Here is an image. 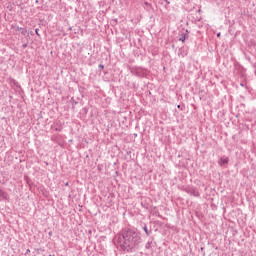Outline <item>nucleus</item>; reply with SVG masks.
I'll use <instances>...</instances> for the list:
<instances>
[{
    "mask_svg": "<svg viewBox=\"0 0 256 256\" xmlns=\"http://www.w3.org/2000/svg\"><path fill=\"white\" fill-rule=\"evenodd\" d=\"M143 231L145 232L146 236L149 237L151 235L152 231L147 228V224L143 226Z\"/></svg>",
    "mask_w": 256,
    "mask_h": 256,
    "instance_id": "7",
    "label": "nucleus"
},
{
    "mask_svg": "<svg viewBox=\"0 0 256 256\" xmlns=\"http://www.w3.org/2000/svg\"><path fill=\"white\" fill-rule=\"evenodd\" d=\"M158 217H160V219H162V218H163V216H161V214H158Z\"/></svg>",
    "mask_w": 256,
    "mask_h": 256,
    "instance_id": "17",
    "label": "nucleus"
},
{
    "mask_svg": "<svg viewBox=\"0 0 256 256\" xmlns=\"http://www.w3.org/2000/svg\"><path fill=\"white\" fill-rule=\"evenodd\" d=\"M187 39H189V30H186V33H182L180 35L179 41H181L182 43H185Z\"/></svg>",
    "mask_w": 256,
    "mask_h": 256,
    "instance_id": "5",
    "label": "nucleus"
},
{
    "mask_svg": "<svg viewBox=\"0 0 256 256\" xmlns=\"http://www.w3.org/2000/svg\"><path fill=\"white\" fill-rule=\"evenodd\" d=\"M114 22L117 23V19H114Z\"/></svg>",
    "mask_w": 256,
    "mask_h": 256,
    "instance_id": "23",
    "label": "nucleus"
},
{
    "mask_svg": "<svg viewBox=\"0 0 256 256\" xmlns=\"http://www.w3.org/2000/svg\"><path fill=\"white\" fill-rule=\"evenodd\" d=\"M21 33H22V35H25L27 33V31L23 30Z\"/></svg>",
    "mask_w": 256,
    "mask_h": 256,
    "instance_id": "13",
    "label": "nucleus"
},
{
    "mask_svg": "<svg viewBox=\"0 0 256 256\" xmlns=\"http://www.w3.org/2000/svg\"><path fill=\"white\" fill-rule=\"evenodd\" d=\"M229 163V157L227 156H223L218 160V165H220V167H223V165H227Z\"/></svg>",
    "mask_w": 256,
    "mask_h": 256,
    "instance_id": "4",
    "label": "nucleus"
},
{
    "mask_svg": "<svg viewBox=\"0 0 256 256\" xmlns=\"http://www.w3.org/2000/svg\"><path fill=\"white\" fill-rule=\"evenodd\" d=\"M65 185H66V187H67V186L69 185V182H67Z\"/></svg>",
    "mask_w": 256,
    "mask_h": 256,
    "instance_id": "22",
    "label": "nucleus"
},
{
    "mask_svg": "<svg viewBox=\"0 0 256 256\" xmlns=\"http://www.w3.org/2000/svg\"><path fill=\"white\" fill-rule=\"evenodd\" d=\"M255 73H256V71H255Z\"/></svg>",
    "mask_w": 256,
    "mask_h": 256,
    "instance_id": "27",
    "label": "nucleus"
},
{
    "mask_svg": "<svg viewBox=\"0 0 256 256\" xmlns=\"http://www.w3.org/2000/svg\"><path fill=\"white\" fill-rule=\"evenodd\" d=\"M217 37H221V32L217 33Z\"/></svg>",
    "mask_w": 256,
    "mask_h": 256,
    "instance_id": "15",
    "label": "nucleus"
},
{
    "mask_svg": "<svg viewBox=\"0 0 256 256\" xmlns=\"http://www.w3.org/2000/svg\"><path fill=\"white\" fill-rule=\"evenodd\" d=\"M49 256H53V255L50 254Z\"/></svg>",
    "mask_w": 256,
    "mask_h": 256,
    "instance_id": "26",
    "label": "nucleus"
},
{
    "mask_svg": "<svg viewBox=\"0 0 256 256\" xmlns=\"http://www.w3.org/2000/svg\"><path fill=\"white\" fill-rule=\"evenodd\" d=\"M153 245V240H148L145 244V249H151V246Z\"/></svg>",
    "mask_w": 256,
    "mask_h": 256,
    "instance_id": "9",
    "label": "nucleus"
},
{
    "mask_svg": "<svg viewBox=\"0 0 256 256\" xmlns=\"http://www.w3.org/2000/svg\"><path fill=\"white\" fill-rule=\"evenodd\" d=\"M35 33H36V35L39 37L40 36V34H39V28H36L35 29Z\"/></svg>",
    "mask_w": 256,
    "mask_h": 256,
    "instance_id": "11",
    "label": "nucleus"
},
{
    "mask_svg": "<svg viewBox=\"0 0 256 256\" xmlns=\"http://www.w3.org/2000/svg\"><path fill=\"white\" fill-rule=\"evenodd\" d=\"M178 109H181V105H178Z\"/></svg>",
    "mask_w": 256,
    "mask_h": 256,
    "instance_id": "21",
    "label": "nucleus"
},
{
    "mask_svg": "<svg viewBox=\"0 0 256 256\" xmlns=\"http://www.w3.org/2000/svg\"><path fill=\"white\" fill-rule=\"evenodd\" d=\"M54 130L55 131H58V132H61L63 131V126L59 125V124H55L54 125Z\"/></svg>",
    "mask_w": 256,
    "mask_h": 256,
    "instance_id": "8",
    "label": "nucleus"
},
{
    "mask_svg": "<svg viewBox=\"0 0 256 256\" xmlns=\"http://www.w3.org/2000/svg\"><path fill=\"white\" fill-rule=\"evenodd\" d=\"M145 207V209H148V207L147 206H144Z\"/></svg>",
    "mask_w": 256,
    "mask_h": 256,
    "instance_id": "25",
    "label": "nucleus"
},
{
    "mask_svg": "<svg viewBox=\"0 0 256 256\" xmlns=\"http://www.w3.org/2000/svg\"><path fill=\"white\" fill-rule=\"evenodd\" d=\"M17 31H25V29L24 28H22V27H17V29H16Z\"/></svg>",
    "mask_w": 256,
    "mask_h": 256,
    "instance_id": "12",
    "label": "nucleus"
},
{
    "mask_svg": "<svg viewBox=\"0 0 256 256\" xmlns=\"http://www.w3.org/2000/svg\"><path fill=\"white\" fill-rule=\"evenodd\" d=\"M131 75H134L135 77H147V70H145L143 67L139 66H129L128 67Z\"/></svg>",
    "mask_w": 256,
    "mask_h": 256,
    "instance_id": "2",
    "label": "nucleus"
},
{
    "mask_svg": "<svg viewBox=\"0 0 256 256\" xmlns=\"http://www.w3.org/2000/svg\"><path fill=\"white\" fill-rule=\"evenodd\" d=\"M166 3H168V4H169V1H168V0H166Z\"/></svg>",
    "mask_w": 256,
    "mask_h": 256,
    "instance_id": "24",
    "label": "nucleus"
},
{
    "mask_svg": "<svg viewBox=\"0 0 256 256\" xmlns=\"http://www.w3.org/2000/svg\"><path fill=\"white\" fill-rule=\"evenodd\" d=\"M185 193L188 195H192V197H201V193H199V189L195 188V186H187L183 189Z\"/></svg>",
    "mask_w": 256,
    "mask_h": 256,
    "instance_id": "3",
    "label": "nucleus"
},
{
    "mask_svg": "<svg viewBox=\"0 0 256 256\" xmlns=\"http://www.w3.org/2000/svg\"><path fill=\"white\" fill-rule=\"evenodd\" d=\"M98 69L99 71H103V69H105V66L103 64H99Z\"/></svg>",
    "mask_w": 256,
    "mask_h": 256,
    "instance_id": "10",
    "label": "nucleus"
},
{
    "mask_svg": "<svg viewBox=\"0 0 256 256\" xmlns=\"http://www.w3.org/2000/svg\"><path fill=\"white\" fill-rule=\"evenodd\" d=\"M28 253H31V250L27 249V250H26V255H27Z\"/></svg>",
    "mask_w": 256,
    "mask_h": 256,
    "instance_id": "14",
    "label": "nucleus"
},
{
    "mask_svg": "<svg viewBox=\"0 0 256 256\" xmlns=\"http://www.w3.org/2000/svg\"><path fill=\"white\" fill-rule=\"evenodd\" d=\"M35 3H36V4H39V0H36Z\"/></svg>",
    "mask_w": 256,
    "mask_h": 256,
    "instance_id": "19",
    "label": "nucleus"
},
{
    "mask_svg": "<svg viewBox=\"0 0 256 256\" xmlns=\"http://www.w3.org/2000/svg\"><path fill=\"white\" fill-rule=\"evenodd\" d=\"M0 197L1 199H8L9 196L7 195V192L0 188Z\"/></svg>",
    "mask_w": 256,
    "mask_h": 256,
    "instance_id": "6",
    "label": "nucleus"
},
{
    "mask_svg": "<svg viewBox=\"0 0 256 256\" xmlns=\"http://www.w3.org/2000/svg\"><path fill=\"white\" fill-rule=\"evenodd\" d=\"M204 249H205V248L201 247V248H200V251H204Z\"/></svg>",
    "mask_w": 256,
    "mask_h": 256,
    "instance_id": "18",
    "label": "nucleus"
},
{
    "mask_svg": "<svg viewBox=\"0 0 256 256\" xmlns=\"http://www.w3.org/2000/svg\"><path fill=\"white\" fill-rule=\"evenodd\" d=\"M48 235H49V237H51V235H53V232H49Z\"/></svg>",
    "mask_w": 256,
    "mask_h": 256,
    "instance_id": "16",
    "label": "nucleus"
},
{
    "mask_svg": "<svg viewBox=\"0 0 256 256\" xmlns=\"http://www.w3.org/2000/svg\"><path fill=\"white\" fill-rule=\"evenodd\" d=\"M23 47H24V48L27 47V44H23Z\"/></svg>",
    "mask_w": 256,
    "mask_h": 256,
    "instance_id": "20",
    "label": "nucleus"
},
{
    "mask_svg": "<svg viewBox=\"0 0 256 256\" xmlns=\"http://www.w3.org/2000/svg\"><path fill=\"white\" fill-rule=\"evenodd\" d=\"M118 247L124 253H135L143 239L141 238V233L137 231L136 228L126 227L122 229L115 237Z\"/></svg>",
    "mask_w": 256,
    "mask_h": 256,
    "instance_id": "1",
    "label": "nucleus"
}]
</instances>
